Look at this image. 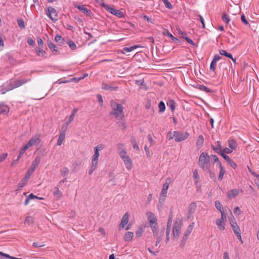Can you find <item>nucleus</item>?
Segmentation results:
<instances>
[{
	"instance_id": "nucleus-17",
	"label": "nucleus",
	"mask_w": 259,
	"mask_h": 259,
	"mask_svg": "<svg viewBox=\"0 0 259 259\" xmlns=\"http://www.w3.org/2000/svg\"><path fill=\"white\" fill-rule=\"evenodd\" d=\"M239 191L238 189H234L230 190L228 192V196L229 198H233L238 195Z\"/></svg>"
},
{
	"instance_id": "nucleus-35",
	"label": "nucleus",
	"mask_w": 259,
	"mask_h": 259,
	"mask_svg": "<svg viewBox=\"0 0 259 259\" xmlns=\"http://www.w3.org/2000/svg\"><path fill=\"white\" fill-rule=\"evenodd\" d=\"M61 173L63 177L66 178L69 173V170L67 167H64L61 170Z\"/></svg>"
},
{
	"instance_id": "nucleus-32",
	"label": "nucleus",
	"mask_w": 259,
	"mask_h": 259,
	"mask_svg": "<svg viewBox=\"0 0 259 259\" xmlns=\"http://www.w3.org/2000/svg\"><path fill=\"white\" fill-rule=\"evenodd\" d=\"M229 147L231 149H235L237 147L236 142L233 139L230 140L229 141Z\"/></svg>"
},
{
	"instance_id": "nucleus-10",
	"label": "nucleus",
	"mask_w": 259,
	"mask_h": 259,
	"mask_svg": "<svg viewBox=\"0 0 259 259\" xmlns=\"http://www.w3.org/2000/svg\"><path fill=\"white\" fill-rule=\"evenodd\" d=\"M181 225L176 222L172 228V233L174 239H178L180 234Z\"/></svg>"
},
{
	"instance_id": "nucleus-39",
	"label": "nucleus",
	"mask_w": 259,
	"mask_h": 259,
	"mask_svg": "<svg viewBox=\"0 0 259 259\" xmlns=\"http://www.w3.org/2000/svg\"><path fill=\"white\" fill-rule=\"evenodd\" d=\"M67 44L68 45L70 48L73 50H75L77 48L75 44L71 40L67 41Z\"/></svg>"
},
{
	"instance_id": "nucleus-1",
	"label": "nucleus",
	"mask_w": 259,
	"mask_h": 259,
	"mask_svg": "<svg viewBox=\"0 0 259 259\" xmlns=\"http://www.w3.org/2000/svg\"><path fill=\"white\" fill-rule=\"evenodd\" d=\"M199 164L204 170L210 168V158L207 153L202 152L199 158Z\"/></svg>"
},
{
	"instance_id": "nucleus-52",
	"label": "nucleus",
	"mask_w": 259,
	"mask_h": 259,
	"mask_svg": "<svg viewBox=\"0 0 259 259\" xmlns=\"http://www.w3.org/2000/svg\"><path fill=\"white\" fill-rule=\"evenodd\" d=\"M184 39H185L189 44H191L194 47H197V45L195 43H194L193 41V40L191 39H190L189 37H184Z\"/></svg>"
},
{
	"instance_id": "nucleus-58",
	"label": "nucleus",
	"mask_w": 259,
	"mask_h": 259,
	"mask_svg": "<svg viewBox=\"0 0 259 259\" xmlns=\"http://www.w3.org/2000/svg\"><path fill=\"white\" fill-rule=\"evenodd\" d=\"M118 125L119 126L122 127V131L125 130L126 127V126L125 125V122L123 120H122L121 121L119 122L118 123Z\"/></svg>"
},
{
	"instance_id": "nucleus-14",
	"label": "nucleus",
	"mask_w": 259,
	"mask_h": 259,
	"mask_svg": "<svg viewBox=\"0 0 259 259\" xmlns=\"http://www.w3.org/2000/svg\"><path fill=\"white\" fill-rule=\"evenodd\" d=\"M40 135H37L31 138L28 142V145L31 147L35 145L36 143H39L40 142Z\"/></svg>"
},
{
	"instance_id": "nucleus-29",
	"label": "nucleus",
	"mask_w": 259,
	"mask_h": 259,
	"mask_svg": "<svg viewBox=\"0 0 259 259\" xmlns=\"http://www.w3.org/2000/svg\"><path fill=\"white\" fill-rule=\"evenodd\" d=\"M48 46L52 52H56L57 53L58 52L56 46L53 42L49 41L48 43Z\"/></svg>"
},
{
	"instance_id": "nucleus-27",
	"label": "nucleus",
	"mask_w": 259,
	"mask_h": 259,
	"mask_svg": "<svg viewBox=\"0 0 259 259\" xmlns=\"http://www.w3.org/2000/svg\"><path fill=\"white\" fill-rule=\"evenodd\" d=\"M0 259H16V257L11 256L8 254L0 251Z\"/></svg>"
},
{
	"instance_id": "nucleus-57",
	"label": "nucleus",
	"mask_w": 259,
	"mask_h": 259,
	"mask_svg": "<svg viewBox=\"0 0 259 259\" xmlns=\"http://www.w3.org/2000/svg\"><path fill=\"white\" fill-rule=\"evenodd\" d=\"M110 105H111V107H112V109H113V108H116L117 106L122 105L120 104H117L114 101L111 100L110 101Z\"/></svg>"
},
{
	"instance_id": "nucleus-53",
	"label": "nucleus",
	"mask_w": 259,
	"mask_h": 259,
	"mask_svg": "<svg viewBox=\"0 0 259 259\" xmlns=\"http://www.w3.org/2000/svg\"><path fill=\"white\" fill-rule=\"evenodd\" d=\"M33 222V219L31 217H27L26 218L25 220V223L27 224L28 225L32 224Z\"/></svg>"
},
{
	"instance_id": "nucleus-46",
	"label": "nucleus",
	"mask_w": 259,
	"mask_h": 259,
	"mask_svg": "<svg viewBox=\"0 0 259 259\" xmlns=\"http://www.w3.org/2000/svg\"><path fill=\"white\" fill-rule=\"evenodd\" d=\"M98 159L92 158V167H94L96 169L98 165Z\"/></svg>"
},
{
	"instance_id": "nucleus-34",
	"label": "nucleus",
	"mask_w": 259,
	"mask_h": 259,
	"mask_svg": "<svg viewBox=\"0 0 259 259\" xmlns=\"http://www.w3.org/2000/svg\"><path fill=\"white\" fill-rule=\"evenodd\" d=\"M194 222H192L187 228L186 230L185 231V233L188 235H190V234H191V232L193 230V227H194Z\"/></svg>"
},
{
	"instance_id": "nucleus-6",
	"label": "nucleus",
	"mask_w": 259,
	"mask_h": 259,
	"mask_svg": "<svg viewBox=\"0 0 259 259\" xmlns=\"http://www.w3.org/2000/svg\"><path fill=\"white\" fill-rule=\"evenodd\" d=\"M231 226L232 228V230L236 235V237L238 238V239L239 240V241L242 243L243 241L241 238V230L237 224L236 222H233L231 223Z\"/></svg>"
},
{
	"instance_id": "nucleus-54",
	"label": "nucleus",
	"mask_w": 259,
	"mask_h": 259,
	"mask_svg": "<svg viewBox=\"0 0 259 259\" xmlns=\"http://www.w3.org/2000/svg\"><path fill=\"white\" fill-rule=\"evenodd\" d=\"M68 125H69V124H67V122L66 124H63L61 127L60 133H65L66 130L68 128Z\"/></svg>"
},
{
	"instance_id": "nucleus-61",
	"label": "nucleus",
	"mask_w": 259,
	"mask_h": 259,
	"mask_svg": "<svg viewBox=\"0 0 259 259\" xmlns=\"http://www.w3.org/2000/svg\"><path fill=\"white\" fill-rule=\"evenodd\" d=\"M40 158L39 157H36L35 158L34 160L32 162V164H36V167H37L38 164L40 163Z\"/></svg>"
},
{
	"instance_id": "nucleus-21",
	"label": "nucleus",
	"mask_w": 259,
	"mask_h": 259,
	"mask_svg": "<svg viewBox=\"0 0 259 259\" xmlns=\"http://www.w3.org/2000/svg\"><path fill=\"white\" fill-rule=\"evenodd\" d=\"M151 228H152V232H153V234L154 237H157V238L159 236L160 233V232H159V230L158 229V225H155V226H152Z\"/></svg>"
},
{
	"instance_id": "nucleus-40",
	"label": "nucleus",
	"mask_w": 259,
	"mask_h": 259,
	"mask_svg": "<svg viewBox=\"0 0 259 259\" xmlns=\"http://www.w3.org/2000/svg\"><path fill=\"white\" fill-rule=\"evenodd\" d=\"M59 186H57L55 187L56 191L53 193L54 195L58 196L59 198L62 196V192L59 189Z\"/></svg>"
},
{
	"instance_id": "nucleus-2",
	"label": "nucleus",
	"mask_w": 259,
	"mask_h": 259,
	"mask_svg": "<svg viewBox=\"0 0 259 259\" xmlns=\"http://www.w3.org/2000/svg\"><path fill=\"white\" fill-rule=\"evenodd\" d=\"M36 167V164H32L31 168H29L25 177L22 179L21 181L19 183L18 187L19 188H22L27 184L28 180L29 179L30 176L33 174L34 169Z\"/></svg>"
},
{
	"instance_id": "nucleus-33",
	"label": "nucleus",
	"mask_w": 259,
	"mask_h": 259,
	"mask_svg": "<svg viewBox=\"0 0 259 259\" xmlns=\"http://www.w3.org/2000/svg\"><path fill=\"white\" fill-rule=\"evenodd\" d=\"M55 40L59 42L61 46L64 44V39L60 35H56L55 38Z\"/></svg>"
},
{
	"instance_id": "nucleus-28",
	"label": "nucleus",
	"mask_w": 259,
	"mask_h": 259,
	"mask_svg": "<svg viewBox=\"0 0 259 259\" xmlns=\"http://www.w3.org/2000/svg\"><path fill=\"white\" fill-rule=\"evenodd\" d=\"M143 227L142 226H140L136 231V237L137 238H139L141 237L143 233Z\"/></svg>"
},
{
	"instance_id": "nucleus-24",
	"label": "nucleus",
	"mask_w": 259,
	"mask_h": 259,
	"mask_svg": "<svg viewBox=\"0 0 259 259\" xmlns=\"http://www.w3.org/2000/svg\"><path fill=\"white\" fill-rule=\"evenodd\" d=\"M65 135H66V134L64 133L60 134L59 138H58V140L57 143V145L60 146L62 145L63 141L65 139Z\"/></svg>"
},
{
	"instance_id": "nucleus-38",
	"label": "nucleus",
	"mask_w": 259,
	"mask_h": 259,
	"mask_svg": "<svg viewBox=\"0 0 259 259\" xmlns=\"http://www.w3.org/2000/svg\"><path fill=\"white\" fill-rule=\"evenodd\" d=\"M159 112H163L165 109V106L163 102L160 101L158 104Z\"/></svg>"
},
{
	"instance_id": "nucleus-63",
	"label": "nucleus",
	"mask_w": 259,
	"mask_h": 259,
	"mask_svg": "<svg viewBox=\"0 0 259 259\" xmlns=\"http://www.w3.org/2000/svg\"><path fill=\"white\" fill-rule=\"evenodd\" d=\"M26 82H27V80L25 79H23L22 80H17V88L21 86L23 84L25 83Z\"/></svg>"
},
{
	"instance_id": "nucleus-62",
	"label": "nucleus",
	"mask_w": 259,
	"mask_h": 259,
	"mask_svg": "<svg viewBox=\"0 0 259 259\" xmlns=\"http://www.w3.org/2000/svg\"><path fill=\"white\" fill-rule=\"evenodd\" d=\"M221 218L220 219L222 221L225 222L226 220V215L225 214V211L224 210L222 211L221 210Z\"/></svg>"
},
{
	"instance_id": "nucleus-43",
	"label": "nucleus",
	"mask_w": 259,
	"mask_h": 259,
	"mask_svg": "<svg viewBox=\"0 0 259 259\" xmlns=\"http://www.w3.org/2000/svg\"><path fill=\"white\" fill-rule=\"evenodd\" d=\"M215 206L221 212V210H224L222 208V205L221 202L218 200L215 201Z\"/></svg>"
},
{
	"instance_id": "nucleus-12",
	"label": "nucleus",
	"mask_w": 259,
	"mask_h": 259,
	"mask_svg": "<svg viewBox=\"0 0 259 259\" xmlns=\"http://www.w3.org/2000/svg\"><path fill=\"white\" fill-rule=\"evenodd\" d=\"M172 219V215L171 214L168 217V223H167V228H166V240H165L166 243H167L169 240L170 227L171 225Z\"/></svg>"
},
{
	"instance_id": "nucleus-41",
	"label": "nucleus",
	"mask_w": 259,
	"mask_h": 259,
	"mask_svg": "<svg viewBox=\"0 0 259 259\" xmlns=\"http://www.w3.org/2000/svg\"><path fill=\"white\" fill-rule=\"evenodd\" d=\"M137 47L138 46L137 45H135L129 48H124L123 49V53H125V52H130L134 50L135 49L137 48Z\"/></svg>"
},
{
	"instance_id": "nucleus-55",
	"label": "nucleus",
	"mask_w": 259,
	"mask_h": 259,
	"mask_svg": "<svg viewBox=\"0 0 259 259\" xmlns=\"http://www.w3.org/2000/svg\"><path fill=\"white\" fill-rule=\"evenodd\" d=\"M241 20L242 22L246 25H249L248 22L247 21V20L245 18V17L244 14H242L241 16Z\"/></svg>"
},
{
	"instance_id": "nucleus-16",
	"label": "nucleus",
	"mask_w": 259,
	"mask_h": 259,
	"mask_svg": "<svg viewBox=\"0 0 259 259\" xmlns=\"http://www.w3.org/2000/svg\"><path fill=\"white\" fill-rule=\"evenodd\" d=\"M124 163L126 166V167L130 170L132 167V161L130 157L128 156L122 159Z\"/></svg>"
},
{
	"instance_id": "nucleus-26",
	"label": "nucleus",
	"mask_w": 259,
	"mask_h": 259,
	"mask_svg": "<svg viewBox=\"0 0 259 259\" xmlns=\"http://www.w3.org/2000/svg\"><path fill=\"white\" fill-rule=\"evenodd\" d=\"M163 34L164 35H167L169 37H170L174 41L177 42L179 41V40L178 38L174 37L167 30L165 29L163 31Z\"/></svg>"
},
{
	"instance_id": "nucleus-20",
	"label": "nucleus",
	"mask_w": 259,
	"mask_h": 259,
	"mask_svg": "<svg viewBox=\"0 0 259 259\" xmlns=\"http://www.w3.org/2000/svg\"><path fill=\"white\" fill-rule=\"evenodd\" d=\"M219 166L220 168V172L219 176V180L221 181L222 180L223 178V176L224 175V174L225 173L226 171L224 169V168L223 167L222 165L220 162H219Z\"/></svg>"
},
{
	"instance_id": "nucleus-31",
	"label": "nucleus",
	"mask_w": 259,
	"mask_h": 259,
	"mask_svg": "<svg viewBox=\"0 0 259 259\" xmlns=\"http://www.w3.org/2000/svg\"><path fill=\"white\" fill-rule=\"evenodd\" d=\"M204 142V138L202 135H200L198 137L196 141V145L198 147H201Z\"/></svg>"
},
{
	"instance_id": "nucleus-4",
	"label": "nucleus",
	"mask_w": 259,
	"mask_h": 259,
	"mask_svg": "<svg viewBox=\"0 0 259 259\" xmlns=\"http://www.w3.org/2000/svg\"><path fill=\"white\" fill-rule=\"evenodd\" d=\"M123 110V107L122 105L117 106L116 108H113L112 110V111L110 112V114L115 115V117L116 118L122 119V117H124Z\"/></svg>"
},
{
	"instance_id": "nucleus-15",
	"label": "nucleus",
	"mask_w": 259,
	"mask_h": 259,
	"mask_svg": "<svg viewBox=\"0 0 259 259\" xmlns=\"http://www.w3.org/2000/svg\"><path fill=\"white\" fill-rule=\"evenodd\" d=\"M128 218H129V214L128 212H126L123 216L121 223L120 224V226L122 228H124L126 225L127 224L128 222Z\"/></svg>"
},
{
	"instance_id": "nucleus-45",
	"label": "nucleus",
	"mask_w": 259,
	"mask_h": 259,
	"mask_svg": "<svg viewBox=\"0 0 259 259\" xmlns=\"http://www.w3.org/2000/svg\"><path fill=\"white\" fill-rule=\"evenodd\" d=\"M77 110L74 109L71 113V114L70 115L69 121L67 122V124H69L74 119V117L75 115V113L76 112Z\"/></svg>"
},
{
	"instance_id": "nucleus-5",
	"label": "nucleus",
	"mask_w": 259,
	"mask_h": 259,
	"mask_svg": "<svg viewBox=\"0 0 259 259\" xmlns=\"http://www.w3.org/2000/svg\"><path fill=\"white\" fill-rule=\"evenodd\" d=\"M189 136V134L187 132H181L175 131V141L180 142L187 139Z\"/></svg>"
},
{
	"instance_id": "nucleus-49",
	"label": "nucleus",
	"mask_w": 259,
	"mask_h": 259,
	"mask_svg": "<svg viewBox=\"0 0 259 259\" xmlns=\"http://www.w3.org/2000/svg\"><path fill=\"white\" fill-rule=\"evenodd\" d=\"M162 1L164 3L165 6L166 8H167L169 9H171L172 8V6L171 4L168 2V0H162Z\"/></svg>"
},
{
	"instance_id": "nucleus-30",
	"label": "nucleus",
	"mask_w": 259,
	"mask_h": 259,
	"mask_svg": "<svg viewBox=\"0 0 259 259\" xmlns=\"http://www.w3.org/2000/svg\"><path fill=\"white\" fill-rule=\"evenodd\" d=\"M102 89L105 90H116L117 87L110 86L105 83H102Z\"/></svg>"
},
{
	"instance_id": "nucleus-9",
	"label": "nucleus",
	"mask_w": 259,
	"mask_h": 259,
	"mask_svg": "<svg viewBox=\"0 0 259 259\" xmlns=\"http://www.w3.org/2000/svg\"><path fill=\"white\" fill-rule=\"evenodd\" d=\"M147 215L151 227L152 226H155V225H157V218L154 213L151 212H147Z\"/></svg>"
},
{
	"instance_id": "nucleus-18",
	"label": "nucleus",
	"mask_w": 259,
	"mask_h": 259,
	"mask_svg": "<svg viewBox=\"0 0 259 259\" xmlns=\"http://www.w3.org/2000/svg\"><path fill=\"white\" fill-rule=\"evenodd\" d=\"M9 111V107L4 104L0 103V114L8 113Z\"/></svg>"
},
{
	"instance_id": "nucleus-51",
	"label": "nucleus",
	"mask_w": 259,
	"mask_h": 259,
	"mask_svg": "<svg viewBox=\"0 0 259 259\" xmlns=\"http://www.w3.org/2000/svg\"><path fill=\"white\" fill-rule=\"evenodd\" d=\"M167 137L169 140L172 139L174 138H175V131L174 133L169 132L168 133Z\"/></svg>"
},
{
	"instance_id": "nucleus-8",
	"label": "nucleus",
	"mask_w": 259,
	"mask_h": 259,
	"mask_svg": "<svg viewBox=\"0 0 259 259\" xmlns=\"http://www.w3.org/2000/svg\"><path fill=\"white\" fill-rule=\"evenodd\" d=\"M48 16L54 22L58 20L57 19V13L54 8L52 7H49L48 8V11L47 13Z\"/></svg>"
},
{
	"instance_id": "nucleus-64",
	"label": "nucleus",
	"mask_w": 259,
	"mask_h": 259,
	"mask_svg": "<svg viewBox=\"0 0 259 259\" xmlns=\"http://www.w3.org/2000/svg\"><path fill=\"white\" fill-rule=\"evenodd\" d=\"M27 42L28 44L32 46H33L35 45V42L31 37H28L27 39Z\"/></svg>"
},
{
	"instance_id": "nucleus-48",
	"label": "nucleus",
	"mask_w": 259,
	"mask_h": 259,
	"mask_svg": "<svg viewBox=\"0 0 259 259\" xmlns=\"http://www.w3.org/2000/svg\"><path fill=\"white\" fill-rule=\"evenodd\" d=\"M222 19L226 23H228L230 21V19L229 16L226 13H224L223 14Z\"/></svg>"
},
{
	"instance_id": "nucleus-37",
	"label": "nucleus",
	"mask_w": 259,
	"mask_h": 259,
	"mask_svg": "<svg viewBox=\"0 0 259 259\" xmlns=\"http://www.w3.org/2000/svg\"><path fill=\"white\" fill-rule=\"evenodd\" d=\"M17 24L21 29H24L25 28L24 22L22 19L17 20Z\"/></svg>"
},
{
	"instance_id": "nucleus-56",
	"label": "nucleus",
	"mask_w": 259,
	"mask_h": 259,
	"mask_svg": "<svg viewBox=\"0 0 259 259\" xmlns=\"http://www.w3.org/2000/svg\"><path fill=\"white\" fill-rule=\"evenodd\" d=\"M216 65L217 62L212 61L210 66V69L213 71H214L216 68Z\"/></svg>"
},
{
	"instance_id": "nucleus-42",
	"label": "nucleus",
	"mask_w": 259,
	"mask_h": 259,
	"mask_svg": "<svg viewBox=\"0 0 259 259\" xmlns=\"http://www.w3.org/2000/svg\"><path fill=\"white\" fill-rule=\"evenodd\" d=\"M167 105L171 108V111L173 112L175 109V103L174 100H169L167 103Z\"/></svg>"
},
{
	"instance_id": "nucleus-47",
	"label": "nucleus",
	"mask_w": 259,
	"mask_h": 259,
	"mask_svg": "<svg viewBox=\"0 0 259 259\" xmlns=\"http://www.w3.org/2000/svg\"><path fill=\"white\" fill-rule=\"evenodd\" d=\"M218 154L221 155L224 158V159L226 160L227 161H228L230 159L229 156H228V155L225 154V153H224V152H223L222 150L221 151L218 152Z\"/></svg>"
},
{
	"instance_id": "nucleus-7",
	"label": "nucleus",
	"mask_w": 259,
	"mask_h": 259,
	"mask_svg": "<svg viewBox=\"0 0 259 259\" xmlns=\"http://www.w3.org/2000/svg\"><path fill=\"white\" fill-rule=\"evenodd\" d=\"M103 6L108 11H109L112 14L119 18H121L124 16L123 13L121 11L116 10L113 8L110 7L109 6L105 5L104 4H103Z\"/></svg>"
},
{
	"instance_id": "nucleus-22",
	"label": "nucleus",
	"mask_w": 259,
	"mask_h": 259,
	"mask_svg": "<svg viewBox=\"0 0 259 259\" xmlns=\"http://www.w3.org/2000/svg\"><path fill=\"white\" fill-rule=\"evenodd\" d=\"M134 237V233L132 232H127L124 237L125 241H131Z\"/></svg>"
},
{
	"instance_id": "nucleus-23",
	"label": "nucleus",
	"mask_w": 259,
	"mask_h": 259,
	"mask_svg": "<svg viewBox=\"0 0 259 259\" xmlns=\"http://www.w3.org/2000/svg\"><path fill=\"white\" fill-rule=\"evenodd\" d=\"M164 231H165V229L164 228H162L161 230H160V235L159 237H158V238H157V240H156V243H155V246H157L159 243L160 242V241H161L162 240V237L164 236Z\"/></svg>"
},
{
	"instance_id": "nucleus-50",
	"label": "nucleus",
	"mask_w": 259,
	"mask_h": 259,
	"mask_svg": "<svg viewBox=\"0 0 259 259\" xmlns=\"http://www.w3.org/2000/svg\"><path fill=\"white\" fill-rule=\"evenodd\" d=\"M227 162L232 168H236L237 167L236 164L231 158Z\"/></svg>"
},
{
	"instance_id": "nucleus-11",
	"label": "nucleus",
	"mask_w": 259,
	"mask_h": 259,
	"mask_svg": "<svg viewBox=\"0 0 259 259\" xmlns=\"http://www.w3.org/2000/svg\"><path fill=\"white\" fill-rule=\"evenodd\" d=\"M75 7L83 13L85 14L87 16L92 17L93 15L90 10L87 9L83 5H75Z\"/></svg>"
},
{
	"instance_id": "nucleus-25",
	"label": "nucleus",
	"mask_w": 259,
	"mask_h": 259,
	"mask_svg": "<svg viewBox=\"0 0 259 259\" xmlns=\"http://www.w3.org/2000/svg\"><path fill=\"white\" fill-rule=\"evenodd\" d=\"M44 199L43 198L37 197L34 195L33 193H31L28 197L26 199L25 204L27 205L29 202V199Z\"/></svg>"
},
{
	"instance_id": "nucleus-59",
	"label": "nucleus",
	"mask_w": 259,
	"mask_h": 259,
	"mask_svg": "<svg viewBox=\"0 0 259 259\" xmlns=\"http://www.w3.org/2000/svg\"><path fill=\"white\" fill-rule=\"evenodd\" d=\"M126 152L124 150H122L119 152V155L120 157L122 159H123L124 157H127V156L126 155Z\"/></svg>"
},
{
	"instance_id": "nucleus-19",
	"label": "nucleus",
	"mask_w": 259,
	"mask_h": 259,
	"mask_svg": "<svg viewBox=\"0 0 259 259\" xmlns=\"http://www.w3.org/2000/svg\"><path fill=\"white\" fill-rule=\"evenodd\" d=\"M216 224L218 226V228L221 230H224L225 229V223L224 221H222L221 219H217L216 220Z\"/></svg>"
},
{
	"instance_id": "nucleus-36",
	"label": "nucleus",
	"mask_w": 259,
	"mask_h": 259,
	"mask_svg": "<svg viewBox=\"0 0 259 259\" xmlns=\"http://www.w3.org/2000/svg\"><path fill=\"white\" fill-rule=\"evenodd\" d=\"M37 55L44 57L46 54V52L40 47H37L35 49Z\"/></svg>"
},
{
	"instance_id": "nucleus-44",
	"label": "nucleus",
	"mask_w": 259,
	"mask_h": 259,
	"mask_svg": "<svg viewBox=\"0 0 259 259\" xmlns=\"http://www.w3.org/2000/svg\"><path fill=\"white\" fill-rule=\"evenodd\" d=\"M199 89L201 90V91H205L206 93H210V92H211V91L209 89H208V88H207L206 87H205V86H204L203 85H199Z\"/></svg>"
},
{
	"instance_id": "nucleus-60",
	"label": "nucleus",
	"mask_w": 259,
	"mask_h": 259,
	"mask_svg": "<svg viewBox=\"0 0 259 259\" xmlns=\"http://www.w3.org/2000/svg\"><path fill=\"white\" fill-rule=\"evenodd\" d=\"M8 153H3L2 155H0V163L3 161L7 157Z\"/></svg>"
},
{
	"instance_id": "nucleus-3",
	"label": "nucleus",
	"mask_w": 259,
	"mask_h": 259,
	"mask_svg": "<svg viewBox=\"0 0 259 259\" xmlns=\"http://www.w3.org/2000/svg\"><path fill=\"white\" fill-rule=\"evenodd\" d=\"M16 88V79H12L10 82L4 84L0 89L1 94H5L7 92Z\"/></svg>"
},
{
	"instance_id": "nucleus-13",
	"label": "nucleus",
	"mask_w": 259,
	"mask_h": 259,
	"mask_svg": "<svg viewBox=\"0 0 259 259\" xmlns=\"http://www.w3.org/2000/svg\"><path fill=\"white\" fill-rule=\"evenodd\" d=\"M196 204L195 202H192L190 204L188 207V215L187 217L188 219H190L192 214H193L196 210Z\"/></svg>"
}]
</instances>
